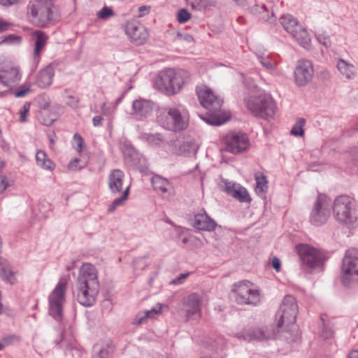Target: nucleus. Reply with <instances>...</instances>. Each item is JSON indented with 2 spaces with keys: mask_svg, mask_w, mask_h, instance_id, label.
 I'll return each mask as SVG.
<instances>
[{
  "mask_svg": "<svg viewBox=\"0 0 358 358\" xmlns=\"http://www.w3.org/2000/svg\"><path fill=\"white\" fill-rule=\"evenodd\" d=\"M77 300L83 306L89 307L96 301L100 285L97 271L91 264H83L79 270L76 282Z\"/></svg>",
  "mask_w": 358,
  "mask_h": 358,
  "instance_id": "f257e3e1",
  "label": "nucleus"
},
{
  "mask_svg": "<svg viewBox=\"0 0 358 358\" xmlns=\"http://www.w3.org/2000/svg\"><path fill=\"white\" fill-rule=\"evenodd\" d=\"M196 92L201 104L208 110V116L203 117V120L211 125L219 126L224 124L228 117L221 113L222 100L207 87L197 89Z\"/></svg>",
  "mask_w": 358,
  "mask_h": 358,
  "instance_id": "f03ea898",
  "label": "nucleus"
},
{
  "mask_svg": "<svg viewBox=\"0 0 358 358\" xmlns=\"http://www.w3.org/2000/svg\"><path fill=\"white\" fill-rule=\"evenodd\" d=\"M189 80V75L187 71L169 69L158 74L155 86L162 92L172 94L178 92L182 86Z\"/></svg>",
  "mask_w": 358,
  "mask_h": 358,
  "instance_id": "7ed1b4c3",
  "label": "nucleus"
},
{
  "mask_svg": "<svg viewBox=\"0 0 358 358\" xmlns=\"http://www.w3.org/2000/svg\"><path fill=\"white\" fill-rule=\"evenodd\" d=\"M332 209L336 220L342 224L352 227L358 220V206L349 196L340 195L336 197Z\"/></svg>",
  "mask_w": 358,
  "mask_h": 358,
  "instance_id": "20e7f679",
  "label": "nucleus"
},
{
  "mask_svg": "<svg viewBox=\"0 0 358 358\" xmlns=\"http://www.w3.org/2000/svg\"><path fill=\"white\" fill-rule=\"evenodd\" d=\"M157 120L166 129L180 131L187 127L189 116L177 108L166 107L158 110Z\"/></svg>",
  "mask_w": 358,
  "mask_h": 358,
  "instance_id": "39448f33",
  "label": "nucleus"
},
{
  "mask_svg": "<svg viewBox=\"0 0 358 358\" xmlns=\"http://www.w3.org/2000/svg\"><path fill=\"white\" fill-rule=\"evenodd\" d=\"M295 250L299 257L301 268L306 272L311 273L323 267L324 255L320 250L304 243L296 245Z\"/></svg>",
  "mask_w": 358,
  "mask_h": 358,
  "instance_id": "423d86ee",
  "label": "nucleus"
},
{
  "mask_svg": "<svg viewBox=\"0 0 358 358\" xmlns=\"http://www.w3.org/2000/svg\"><path fill=\"white\" fill-rule=\"evenodd\" d=\"M233 297L240 305L258 306L261 302L259 289L255 288L249 281L238 282L233 285Z\"/></svg>",
  "mask_w": 358,
  "mask_h": 358,
  "instance_id": "0eeeda50",
  "label": "nucleus"
},
{
  "mask_svg": "<svg viewBox=\"0 0 358 358\" xmlns=\"http://www.w3.org/2000/svg\"><path fill=\"white\" fill-rule=\"evenodd\" d=\"M27 15L30 20L39 27L56 22L58 14L54 7L30 1L27 8Z\"/></svg>",
  "mask_w": 358,
  "mask_h": 358,
  "instance_id": "6e6552de",
  "label": "nucleus"
},
{
  "mask_svg": "<svg viewBox=\"0 0 358 358\" xmlns=\"http://www.w3.org/2000/svg\"><path fill=\"white\" fill-rule=\"evenodd\" d=\"M280 24L285 30L305 48H308L310 37L306 28H304L292 15H283L279 18Z\"/></svg>",
  "mask_w": 358,
  "mask_h": 358,
  "instance_id": "1a4fd4ad",
  "label": "nucleus"
},
{
  "mask_svg": "<svg viewBox=\"0 0 358 358\" xmlns=\"http://www.w3.org/2000/svg\"><path fill=\"white\" fill-rule=\"evenodd\" d=\"M331 199L324 194H319L309 215L310 223L315 227L324 225L331 216Z\"/></svg>",
  "mask_w": 358,
  "mask_h": 358,
  "instance_id": "9d476101",
  "label": "nucleus"
},
{
  "mask_svg": "<svg viewBox=\"0 0 358 358\" xmlns=\"http://www.w3.org/2000/svg\"><path fill=\"white\" fill-rule=\"evenodd\" d=\"M245 102L248 110L255 116L266 119L273 117L275 113V103L268 94L250 97Z\"/></svg>",
  "mask_w": 358,
  "mask_h": 358,
  "instance_id": "9b49d317",
  "label": "nucleus"
},
{
  "mask_svg": "<svg viewBox=\"0 0 358 358\" xmlns=\"http://www.w3.org/2000/svg\"><path fill=\"white\" fill-rule=\"evenodd\" d=\"M341 281L343 285L350 286L358 282V250L350 249L346 251L343 259Z\"/></svg>",
  "mask_w": 358,
  "mask_h": 358,
  "instance_id": "f8f14e48",
  "label": "nucleus"
},
{
  "mask_svg": "<svg viewBox=\"0 0 358 358\" xmlns=\"http://www.w3.org/2000/svg\"><path fill=\"white\" fill-rule=\"evenodd\" d=\"M298 312V306L296 299L291 295L284 297L276 316L279 318L278 327L282 328L283 326L289 327L294 324Z\"/></svg>",
  "mask_w": 358,
  "mask_h": 358,
  "instance_id": "ddd939ff",
  "label": "nucleus"
},
{
  "mask_svg": "<svg viewBox=\"0 0 358 358\" xmlns=\"http://www.w3.org/2000/svg\"><path fill=\"white\" fill-rule=\"evenodd\" d=\"M66 283L59 281L49 296V313L57 321L63 319V303L65 300Z\"/></svg>",
  "mask_w": 358,
  "mask_h": 358,
  "instance_id": "4468645a",
  "label": "nucleus"
},
{
  "mask_svg": "<svg viewBox=\"0 0 358 358\" xmlns=\"http://www.w3.org/2000/svg\"><path fill=\"white\" fill-rule=\"evenodd\" d=\"M203 295L192 293L182 299V310L187 320H195L200 317Z\"/></svg>",
  "mask_w": 358,
  "mask_h": 358,
  "instance_id": "2eb2a0df",
  "label": "nucleus"
},
{
  "mask_svg": "<svg viewBox=\"0 0 358 358\" xmlns=\"http://www.w3.org/2000/svg\"><path fill=\"white\" fill-rule=\"evenodd\" d=\"M224 149L229 152L238 154L245 150L249 145L248 136L242 132H230L223 138Z\"/></svg>",
  "mask_w": 358,
  "mask_h": 358,
  "instance_id": "dca6fc26",
  "label": "nucleus"
},
{
  "mask_svg": "<svg viewBox=\"0 0 358 358\" xmlns=\"http://www.w3.org/2000/svg\"><path fill=\"white\" fill-rule=\"evenodd\" d=\"M313 75V69L310 62L303 60L299 62L295 71V81L296 85L303 86L311 80Z\"/></svg>",
  "mask_w": 358,
  "mask_h": 358,
  "instance_id": "f3484780",
  "label": "nucleus"
},
{
  "mask_svg": "<svg viewBox=\"0 0 358 358\" xmlns=\"http://www.w3.org/2000/svg\"><path fill=\"white\" fill-rule=\"evenodd\" d=\"M126 34L136 44H143L148 37V33L141 24L129 23L126 26Z\"/></svg>",
  "mask_w": 358,
  "mask_h": 358,
  "instance_id": "a211bd4d",
  "label": "nucleus"
},
{
  "mask_svg": "<svg viewBox=\"0 0 358 358\" xmlns=\"http://www.w3.org/2000/svg\"><path fill=\"white\" fill-rule=\"evenodd\" d=\"M73 341L74 338L73 332L69 328L68 329H64L60 335V339H56L55 343L57 345L60 344L62 348H65L66 349V355L72 353L73 356L78 357L80 356V351L76 348L73 347Z\"/></svg>",
  "mask_w": 358,
  "mask_h": 358,
  "instance_id": "6ab92c4d",
  "label": "nucleus"
},
{
  "mask_svg": "<svg viewBox=\"0 0 358 358\" xmlns=\"http://www.w3.org/2000/svg\"><path fill=\"white\" fill-rule=\"evenodd\" d=\"M154 110V103L146 99H138L133 101L132 113L137 117H147L150 116Z\"/></svg>",
  "mask_w": 358,
  "mask_h": 358,
  "instance_id": "aec40b11",
  "label": "nucleus"
},
{
  "mask_svg": "<svg viewBox=\"0 0 358 358\" xmlns=\"http://www.w3.org/2000/svg\"><path fill=\"white\" fill-rule=\"evenodd\" d=\"M31 38L34 45V59L38 63L40 59L41 53L46 45L48 37L45 32L36 30L32 33Z\"/></svg>",
  "mask_w": 358,
  "mask_h": 358,
  "instance_id": "412c9836",
  "label": "nucleus"
},
{
  "mask_svg": "<svg viewBox=\"0 0 358 358\" xmlns=\"http://www.w3.org/2000/svg\"><path fill=\"white\" fill-rule=\"evenodd\" d=\"M275 333L268 329L260 328H254L245 331L243 335L244 340L251 341H265L267 339L275 338Z\"/></svg>",
  "mask_w": 358,
  "mask_h": 358,
  "instance_id": "4be33fe9",
  "label": "nucleus"
},
{
  "mask_svg": "<svg viewBox=\"0 0 358 358\" xmlns=\"http://www.w3.org/2000/svg\"><path fill=\"white\" fill-rule=\"evenodd\" d=\"M124 178V173L120 169H113L110 171L108 178V185L112 193L121 192L123 188Z\"/></svg>",
  "mask_w": 358,
  "mask_h": 358,
  "instance_id": "5701e85b",
  "label": "nucleus"
},
{
  "mask_svg": "<svg viewBox=\"0 0 358 358\" xmlns=\"http://www.w3.org/2000/svg\"><path fill=\"white\" fill-rule=\"evenodd\" d=\"M225 191L241 202H250L251 201L247 189L240 185L230 182H226Z\"/></svg>",
  "mask_w": 358,
  "mask_h": 358,
  "instance_id": "b1692460",
  "label": "nucleus"
},
{
  "mask_svg": "<svg viewBox=\"0 0 358 358\" xmlns=\"http://www.w3.org/2000/svg\"><path fill=\"white\" fill-rule=\"evenodd\" d=\"M192 225L198 230L213 231L215 229L216 223L207 213H198L195 215Z\"/></svg>",
  "mask_w": 358,
  "mask_h": 358,
  "instance_id": "393cba45",
  "label": "nucleus"
},
{
  "mask_svg": "<svg viewBox=\"0 0 358 358\" xmlns=\"http://www.w3.org/2000/svg\"><path fill=\"white\" fill-rule=\"evenodd\" d=\"M20 79L19 69L17 67L6 66L0 69V83L8 87Z\"/></svg>",
  "mask_w": 358,
  "mask_h": 358,
  "instance_id": "a878e982",
  "label": "nucleus"
},
{
  "mask_svg": "<svg viewBox=\"0 0 358 358\" xmlns=\"http://www.w3.org/2000/svg\"><path fill=\"white\" fill-rule=\"evenodd\" d=\"M286 329L282 330H278V333L275 334V338L284 341L288 343L297 342L300 338L298 329L294 324H290L289 327H286Z\"/></svg>",
  "mask_w": 358,
  "mask_h": 358,
  "instance_id": "bb28decb",
  "label": "nucleus"
},
{
  "mask_svg": "<svg viewBox=\"0 0 358 358\" xmlns=\"http://www.w3.org/2000/svg\"><path fill=\"white\" fill-rule=\"evenodd\" d=\"M54 75V67L52 64H49L44 69L41 71L36 80V84L41 88L49 86L52 84Z\"/></svg>",
  "mask_w": 358,
  "mask_h": 358,
  "instance_id": "cd10ccee",
  "label": "nucleus"
},
{
  "mask_svg": "<svg viewBox=\"0 0 358 358\" xmlns=\"http://www.w3.org/2000/svg\"><path fill=\"white\" fill-rule=\"evenodd\" d=\"M337 68L340 73L348 79H351L356 73V69L354 65L348 63L342 59L338 61Z\"/></svg>",
  "mask_w": 358,
  "mask_h": 358,
  "instance_id": "c85d7f7f",
  "label": "nucleus"
},
{
  "mask_svg": "<svg viewBox=\"0 0 358 358\" xmlns=\"http://www.w3.org/2000/svg\"><path fill=\"white\" fill-rule=\"evenodd\" d=\"M152 184L154 189L162 193H166L171 187V183L168 180L160 176H155L152 178Z\"/></svg>",
  "mask_w": 358,
  "mask_h": 358,
  "instance_id": "c756f323",
  "label": "nucleus"
},
{
  "mask_svg": "<svg viewBox=\"0 0 358 358\" xmlns=\"http://www.w3.org/2000/svg\"><path fill=\"white\" fill-rule=\"evenodd\" d=\"M36 160L37 164L42 169L52 171L55 168L54 163L47 157L46 153L43 150L37 151Z\"/></svg>",
  "mask_w": 358,
  "mask_h": 358,
  "instance_id": "7c9ffc66",
  "label": "nucleus"
},
{
  "mask_svg": "<svg viewBox=\"0 0 358 358\" xmlns=\"http://www.w3.org/2000/svg\"><path fill=\"white\" fill-rule=\"evenodd\" d=\"M199 146L194 142L191 141H184L179 145L178 152L180 154H185L187 155H195Z\"/></svg>",
  "mask_w": 358,
  "mask_h": 358,
  "instance_id": "2f4dec72",
  "label": "nucleus"
},
{
  "mask_svg": "<svg viewBox=\"0 0 358 358\" xmlns=\"http://www.w3.org/2000/svg\"><path fill=\"white\" fill-rule=\"evenodd\" d=\"M111 352L112 349L108 344L105 345L96 344L93 348L92 358H108Z\"/></svg>",
  "mask_w": 358,
  "mask_h": 358,
  "instance_id": "473e14b6",
  "label": "nucleus"
},
{
  "mask_svg": "<svg viewBox=\"0 0 358 358\" xmlns=\"http://www.w3.org/2000/svg\"><path fill=\"white\" fill-rule=\"evenodd\" d=\"M129 192V186H127L124 190L122 194L116 198L108 207V212H113L118 206H121L124 204V201L127 199Z\"/></svg>",
  "mask_w": 358,
  "mask_h": 358,
  "instance_id": "72a5a7b5",
  "label": "nucleus"
},
{
  "mask_svg": "<svg viewBox=\"0 0 358 358\" xmlns=\"http://www.w3.org/2000/svg\"><path fill=\"white\" fill-rule=\"evenodd\" d=\"M257 184L255 187V192L259 196H263L267 190V181L264 176L256 178Z\"/></svg>",
  "mask_w": 358,
  "mask_h": 358,
  "instance_id": "f704fd0d",
  "label": "nucleus"
},
{
  "mask_svg": "<svg viewBox=\"0 0 358 358\" xmlns=\"http://www.w3.org/2000/svg\"><path fill=\"white\" fill-rule=\"evenodd\" d=\"M305 124V120L303 118L299 119L293 126L291 134L296 136H302L304 134L303 127Z\"/></svg>",
  "mask_w": 358,
  "mask_h": 358,
  "instance_id": "c9c22d12",
  "label": "nucleus"
},
{
  "mask_svg": "<svg viewBox=\"0 0 358 358\" xmlns=\"http://www.w3.org/2000/svg\"><path fill=\"white\" fill-rule=\"evenodd\" d=\"M145 138L152 145H160L164 141V137L160 134H145Z\"/></svg>",
  "mask_w": 358,
  "mask_h": 358,
  "instance_id": "e433bc0d",
  "label": "nucleus"
},
{
  "mask_svg": "<svg viewBox=\"0 0 358 358\" xmlns=\"http://www.w3.org/2000/svg\"><path fill=\"white\" fill-rule=\"evenodd\" d=\"M320 335L324 339H329L334 336V331L329 324H323L321 327Z\"/></svg>",
  "mask_w": 358,
  "mask_h": 358,
  "instance_id": "4c0bfd02",
  "label": "nucleus"
},
{
  "mask_svg": "<svg viewBox=\"0 0 358 358\" xmlns=\"http://www.w3.org/2000/svg\"><path fill=\"white\" fill-rule=\"evenodd\" d=\"M190 13L185 8H181L178 11L177 20L180 23H185L190 19Z\"/></svg>",
  "mask_w": 358,
  "mask_h": 358,
  "instance_id": "58836bf2",
  "label": "nucleus"
},
{
  "mask_svg": "<svg viewBox=\"0 0 358 358\" xmlns=\"http://www.w3.org/2000/svg\"><path fill=\"white\" fill-rule=\"evenodd\" d=\"M258 59L261 64L268 69H273L275 66V62L268 57L259 56Z\"/></svg>",
  "mask_w": 358,
  "mask_h": 358,
  "instance_id": "ea45409f",
  "label": "nucleus"
},
{
  "mask_svg": "<svg viewBox=\"0 0 358 358\" xmlns=\"http://www.w3.org/2000/svg\"><path fill=\"white\" fill-rule=\"evenodd\" d=\"M31 103L29 102H25L20 110V121L21 122H26V118L29 113Z\"/></svg>",
  "mask_w": 358,
  "mask_h": 358,
  "instance_id": "a19ab883",
  "label": "nucleus"
},
{
  "mask_svg": "<svg viewBox=\"0 0 358 358\" xmlns=\"http://www.w3.org/2000/svg\"><path fill=\"white\" fill-rule=\"evenodd\" d=\"M175 41H186L187 43H192L194 41V38L189 34H182L181 32H177L175 38Z\"/></svg>",
  "mask_w": 358,
  "mask_h": 358,
  "instance_id": "79ce46f5",
  "label": "nucleus"
},
{
  "mask_svg": "<svg viewBox=\"0 0 358 358\" xmlns=\"http://www.w3.org/2000/svg\"><path fill=\"white\" fill-rule=\"evenodd\" d=\"M21 42V37L15 35H8L3 39L0 43H7V44H13V43H20Z\"/></svg>",
  "mask_w": 358,
  "mask_h": 358,
  "instance_id": "37998d69",
  "label": "nucleus"
},
{
  "mask_svg": "<svg viewBox=\"0 0 358 358\" xmlns=\"http://www.w3.org/2000/svg\"><path fill=\"white\" fill-rule=\"evenodd\" d=\"M113 11L110 8L104 6L102 9L98 13V16L100 19H107L110 16H113Z\"/></svg>",
  "mask_w": 358,
  "mask_h": 358,
  "instance_id": "c03bdc74",
  "label": "nucleus"
},
{
  "mask_svg": "<svg viewBox=\"0 0 358 358\" xmlns=\"http://www.w3.org/2000/svg\"><path fill=\"white\" fill-rule=\"evenodd\" d=\"M160 310V308L159 310H156L155 308H152L150 310H148V311H145V313H144V317H140L138 321H137V324H141L142 323L144 322V321L148 318V317H151L155 313H158Z\"/></svg>",
  "mask_w": 358,
  "mask_h": 358,
  "instance_id": "a18cd8bd",
  "label": "nucleus"
},
{
  "mask_svg": "<svg viewBox=\"0 0 358 358\" xmlns=\"http://www.w3.org/2000/svg\"><path fill=\"white\" fill-rule=\"evenodd\" d=\"M187 1L195 9L200 10L206 6L204 0H187Z\"/></svg>",
  "mask_w": 358,
  "mask_h": 358,
  "instance_id": "49530a36",
  "label": "nucleus"
},
{
  "mask_svg": "<svg viewBox=\"0 0 358 358\" xmlns=\"http://www.w3.org/2000/svg\"><path fill=\"white\" fill-rule=\"evenodd\" d=\"M74 142L76 144V149L78 152H81L83 140L81 136L78 134H75L73 136Z\"/></svg>",
  "mask_w": 358,
  "mask_h": 358,
  "instance_id": "de8ad7c7",
  "label": "nucleus"
},
{
  "mask_svg": "<svg viewBox=\"0 0 358 358\" xmlns=\"http://www.w3.org/2000/svg\"><path fill=\"white\" fill-rule=\"evenodd\" d=\"M318 41L324 46L328 48L331 45V40L329 36L324 34H320L317 36Z\"/></svg>",
  "mask_w": 358,
  "mask_h": 358,
  "instance_id": "09e8293b",
  "label": "nucleus"
},
{
  "mask_svg": "<svg viewBox=\"0 0 358 358\" xmlns=\"http://www.w3.org/2000/svg\"><path fill=\"white\" fill-rule=\"evenodd\" d=\"M80 162V159L78 158H75L74 159L71 160L69 164V169L71 171H77L80 170L83 168V166L78 165Z\"/></svg>",
  "mask_w": 358,
  "mask_h": 358,
  "instance_id": "8fccbe9b",
  "label": "nucleus"
},
{
  "mask_svg": "<svg viewBox=\"0 0 358 358\" xmlns=\"http://www.w3.org/2000/svg\"><path fill=\"white\" fill-rule=\"evenodd\" d=\"M41 115L43 116V118L41 120V122L42 124H43L44 125H46V126H50L51 125L55 120V117H48V118H45V116L47 115V112L46 111H43L42 113H41Z\"/></svg>",
  "mask_w": 358,
  "mask_h": 358,
  "instance_id": "3c124183",
  "label": "nucleus"
},
{
  "mask_svg": "<svg viewBox=\"0 0 358 358\" xmlns=\"http://www.w3.org/2000/svg\"><path fill=\"white\" fill-rule=\"evenodd\" d=\"M189 275V273H181L178 277L173 279L171 283L173 285H180L183 282V281L187 278Z\"/></svg>",
  "mask_w": 358,
  "mask_h": 358,
  "instance_id": "603ef678",
  "label": "nucleus"
},
{
  "mask_svg": "<svg viewBox=\"0 0 358 358\" xmlns=\"http://www.w3.org/2000/svg\"><path fill=\"white\" fill-rule=\"evenodd\" d=\"M271 266L277 272H279L281 268V261L277 257H273L271 260Z\"/></svg>",
  "mask_w": 358,
  "mask_h": 358,
  "instance_id": "864d4df0",
  "label": "nucleus"
},
{
  "mask_svg": "<svg viewBox=\"0 0 358 358\" xmlns=\"http://www.w3.org/2000/svg\"><path fill=\"white\" fill-rule=\"evenodd\" d=\"M8 186V180L5 176H0V193H2Z\"/></svg>",
  "mask_w": 358,
  "mask_h": 358,
  "instance_id": "5fc2aeb1",
  "label": "nucleus"
},
{
  "mask_svg": "<svg viewBox=\"0 0 358 358\" xmlns=\"http://www.w3.org/2000/svg\"><path fill=\"white\" fill-rule=\"evenodd\" d=\"M31 90L29 88H26L24 90H20L15 92L14 94L16 97H24L25 96L28 92H29Z\"/></svg>",
  "mask_w": 358,
  "mask_h": 358,
  "instance_id": "6e6d98bb",
  "label": "nucleus"
},
{
  "mask_svg": "<svg viewBox=\"0 0 358 358\" xmlns=\"http://www.w3.org/2000/svg\"><path fill=\"white\" fill-rule=\"evenodd\" d=\"M15 338V336H5V337L3 338L2 342L3 343L5 346L9 345H10L13 342Z\"/></svg>",
  "mask_w": 358,
  "mask_h": 358,
  "instance_id": "4d7b16f0",
  "label": "nucleus"
},
{
  "mask_svg": "<svg viewBox=\"0 0 358 358\" xmlns=\"http://www.w3.org/2000/svg\"><path fill=\"white\" fill-rule=\"evenodd\" d=\"M103 117L101 115L94 116L92 119L93 125L94 127L101 126L102 124Z\"/></svg>",
  "mask_w": 358,
  "mask_h": 358,
  "instance_id": "13d9d810",
  "label": "nucleus"
},
{
  "mask_svg": "<svg viewBox=\"0 0 358 358\" xmlns=\"http://www.w3.org/2000/svg\"><path fill=\"white\" fill-rule=\"evenodd\" d=\"M19 0H0V4L3 6H10L16 4Z\"/></svg>",
  "mask_w": 358,
  "mask_h": 358,
  "instance_id": "bf43d9fd",
  "label": "nucleus"
},
{
  "mask_svg": "<svg viewBox=\"0 0 358 358\" xmlns=\"http://www.w3.org/2000/svg\"><path fill=\"white\" fill-rule=\"evenodd\" d=\"M10 24L8 22L0 18V32L7 30Z\"/></svg>",
  "mask_w": 358,
  "mask_h": 358,
  "instance_id": "052dcab7",
  "label": "nucleus"
},
{
  "mask_svg": "<svg viewBox=\"0 0 358 358\" xmlns=\"http://www.w3.org/2000/svg\"><path fill=\"white\" fill-rule=\"evenodd\" d=\"M69 101L66 102L68 105L72 106V107H76L78 105V99L73 97V96H69Z\"/></svg>",
  "mask_w": 358,
  "mask_h": 358,
  "instance_id": "680f3d73",
  "label": "nucleus"
},
{
  "mask_svg": "<svg viewBox=\"0 0 358 358\" xmlns=\"http://www.w3.org/2000/svg\"><path fill=\"white\" fill-rule=\"evenodd\" d=\"M33 2L39 3L43 5L54 7L52 0H33Z\"/></svg>",
  "mask_w": 358,
  "mask_h": 358,
  "instance_id": "e2e57ef3",
  "label": "nucleus"
},
{
  "mask_svg": "<svg viewBox=\"0 0 358 358\" xmlns=\"http://www.w3.org/2000/svg\"><path fill=\"white\" fill-rule=\"evenodd\" d=\"M348 358H358V350H354L349 352Z\"/></svg>",
  "mask_w": 358,
  "mask_h": 358,
  "instance_id": "0e129e2a",
  "label": "nucleus"
},
{
  "mask_svg": "<svg viewBox=\"0 0 358 358\" xmlns=\"http://www.w3.org/2000/svg\"><path fill=\"white\" fill-rule=\"evenodd\" d=\"M263 18H264L266 21H267V22H270V23H273V22H275V20H276V18L274 17V15H273V13H272V14H271V16H268V15L266 17H263Z\"/></svg>",
  "mask_w": 358,
  "mask_h": 358,
  "instance_id": "69168bd1",
  "label": "nucleus"
},
{
  "mask_svg": "<svg viewBox=\"0 0 358 358\" xmlns=\"http://www.w3.org/2000/svg\"><path fill=\"white\" fill-rule=\"evenodd\" d=\"M76 261L71 262L69 265L66 266V271H69L75 267Z\"/></svg>",
  "mask_w": 358,
  "mask_h": 358,
  "instance_id": "338daca9",
  "label": "nucleus"
},
{
  "mask_svg": "<svg viewBox=\"0 0 358 358\" xmlns=\"http://www.w3.org/2000/svg\"><path fill=\"white\" fill-rule=\"evenodd\" d=\"M8 91H2V92H0V97H3L5 96H6V94H8Z\"/></svg>",
  "mask_w": 358,
  "mask_h": 358,
  "instance_id": "774afa93",
  "label": "nucleus"
}]
</instances>
